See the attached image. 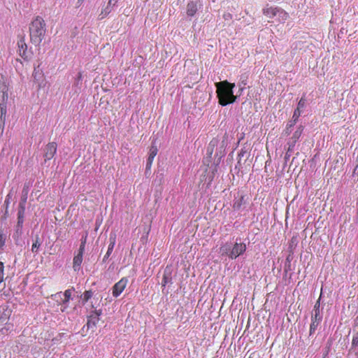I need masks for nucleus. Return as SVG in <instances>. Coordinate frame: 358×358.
Returning a JSON list of instances; mask_svg holds the SVG:
<instances>
[{
  "label": "nucleus",
  "mask_w": 358,
  "mask_h": 358,
  "mask_svg": "<svg viewBox=\"0 0 358 358\" xmlns=\"http://www.w3.org/2000/svg\"><path fill=\"white\" fill-rule=\"evenodd\" d=\"M216 88V94L218 103L222 106L232 104L238 101V95L234 94V87L236 84L230 83L229 80H222L221 82L215 83Z\"/></svg>",
  "instance_id": "nucleus-1"
},
{
  "label": "nucleus",
  "mask_w": 358,
  "mask_h": 358,
  "mask_svg": "<svg viewBox=\"0 0 358 358\" xmlns=\"http://www.w3.org/2000/svg\"><path fill=\"white\" fill-rule=\"evenodd\" d=\"M29 33L32 43L39 45L46 33V24L44 19L39 15L34 19L29 26Z\"/></svg>",
  "instance_id": "nucleus-2"
},
{
  "label": "nucleus",
  "mask_w": 358,
  "mask_h": 358,
  "mask_svg": "<svg viewBox=\"0 0 358 358\" xmlns=\"http://www.w3.org/2000/svg\"><path fill=\"white\" fill-rule=\"evenodd\" d=\"M238 238L234 244L231 245L230 243H224L220 248V252L222 255H227L230 259H236V257L243 254L247 250V245L243 242H238Z\"/></svg>",
  "instance_id": "nucleus-3"
},
{
  "label": "nucleus",
  "mask_w": 358,
  "mask_h": 358,
  "mask_svg": "<svg viewBox=\"0 0 358 358\" xmlns=\"http://www.w3.org/2000/svg\"><path fill=\"white\" fill-rule=\"evenodd\" d=\"M24 211L22 210V208L18 204L17 210V222L15 225V230L13 234L14 239H19L20 236L22 235V228L24 222Z\"/></svg>",
  "instance_id": "nucleus-4"
},
{
  "label": "nucleus",
  "mask_w": 358,
  "mask_h": 358,
  "mask_svg": "<svg viewBox=\"0 0 358 358\" xmlns=\"http://www.w3.org/2000/svg\"><path fill=\"white\" fill-rule=\"evenodd\" d=\"M304 130V126L299 125L297 127L295 131H294L292 136L289 138V139L287 141L288 144V152H291V150H294L296 142L299 141V138L301 137L303 131Z\"/></svg>",
  "instance_id": "nucleus-5"
},
{
  "label": "nucleus",
  "mask_w": 358,
  "mask_h": 358,
  "mask_svg": "<svg viewBox=\"0 0 358 358\" xmlns=\"http://www.w3.org/2000/svg\"><path fill=\"white\" fill-rule=\"evenodd\" d=\"M101 309H95L90 313L87 317V328L96 327L99 321L100 320V316L102 315Z\"/></svg>",
  "instance_id": "nucleus-6"
},
{
  "label": "nucleus",
  "mask_w": 358,
  "mask_h": 358,
  "mask_svg": "<svg viewBox=\"0 0 358 358\" xmlns=\"http://www.w3.org/2000/svg\"><path fill=\"white\" fill-rule=\"evenodd\" d=\"M127 278H122L118 282H117L113 287H112V294L115 297L120 296L122 294V292L127 285Z\"/></svg>",
  "instance_id": "nucleus-7"
},
{
  "label": "nucleus",
  "mask_w": 358,
  "mask_h": 358,
  "mask_svg": "<svg viewBox=\"0 0 358 358\" xmlns=\"http://www.w3.org/2000/svg\"><path fill=\"white\" fill-rule=\"evenodd\" d=\"M57 148L56 142H50V143L46 144L43 149L45 161H48V159H52L55 157V155L57 153Z\"/></svg>",
  "instance_id": "nucleus-8"
},
{
  "label": "nucleus",
  "mask_w": 358,
  "mask_h": 358,
  "mask_svg": "<svg viewBox=\"0 0 358 358\" xmlns=\"http://www.w3.org/2000/svg\"><path fill=\"white\" fill-rule=\"evenodd\" d=\"M322 314H318V313H317L313 310L311 315V323L310 324L309 335H313V334L315 333L321 321H322Z\"/></svg>",
  "instance_id": "nucleus-9"
},
{
  "label": "nucleus",
  "mask_w": 358,
  "mask_h": 358,
  "mask_svg": "<svg viewBox=\"0 0 358 358\" xmlns=\"http://www.w3.org/2000/svg\"><path fill=\"white\" fill-rule=\"evenodd\" d=\"M17 46H18V53L24 59H28L30 53L28 51L27 44L25 42V40L24 37H22L18 41H17Z\"/></svg>",
  "instance_id": "nucleus-10"
},
{
  "label": "nucleus",
  "mask_w": 358,
  "mask_h": 358,
  "mask_svg": "<svg viewBox=\"0 0 358 358\" xmlns=\"http://www.w3.org/2000/svg\"><path fill=\"white\" fill-rule=\"evenodd\" d=\"M8 87L6 84L0 87V108H1V106H6V108H8Z\"/></svg>",
  "instance_id": "nucleus-11"
},
{
  "label": "nucleus",
  "mask_w": 358,
  "mask_h": 358,
  "mask_svg": "<svg viewBox=\"0 0 358 358\" xmlns=\"http://www.w3.org/2000/svg\"><path fill=\"white\" fill-rule=\"evenodd\" d=\"M29 186H30V184H27L25 183L24 187H23V189L22 190V196H21V199L20 201V206H21V208H22V210L24 212L26 211V203H27V197H28V194H29Z\"/></svg>",
  "instance_id": "nucleus-12"
},
{
  "label": "nucleus",
  "mask_w": 358,
  "mask_h": 358,
  "mask_svg": "<svg viewBox=\"0 0 358 358\" xmlns=\"http://www.w3.org/2000/svg\"><path fill=\"white\" fill-rule=\"evenodd\" d=\"M116 243V235L115 234H111L110 235L109 238V245L108 247V250L104 255V257L103 259V262H105V261L108 260V257H110V255L113 253V250L115 246Z\"/></svg>",
  "instance_id": "nucleus-13"
},
{
  "label": "nucleus",
  "mask_w": 358,
  "mask_h": 358,
  "mask_svg": "<svg viewBox=\"0 0 358 358\" xmlns=\"http://www.w3.org/2000/svg\"><path fill=\"white\" fill-rule=\"evenodd\" d=\"M158 152V148L155 145V144H152L150 147L148 157L146 162V168L150 169L152 166V164L153 163V161L155 159V157H156L157 154Z\"/></svg>",
  "instance_id": "nucleus-14"
},
{
  "label": "nucleus",
  "mask_w": 358,
  "mask_h": 358,
  "mask_svg": "<svg viewBox=\"0 0 358 358\" xmlns=\"http://www.w3.org/2000/svg\"><path fill=\"white\" fill-rule=\"evenodd\" d=\"M226 145H227V142L225 141V140H222V141H221V142H220V141H219V143H218L217 146L215 147L216 151H215V156L218 157L219 159H221V157H224V155H225Z\"/></svg>",
  "instance_id": "nucleus-15"
},
{
  "label": "nucleus",
  "mask_w": 358,
  "mask_h": 358,
  "mask_svg": "<svg viewBox=\"0 0 358 358\" xmlns=\"http://www.w3.org/2000/svg\"><path fill=\"white\" fill-rule=\"evenodd\" d=\"M172 282V271L169 267H166L164 271L163 278L162 280V285L166 286L167 284Z\"/></svg>",
  "instance_id": "nucleus-16"
},
{
  "label": "nucleus",
  "mask_w": 358,
  "mask_h": 358,
  "mask_svg": "<svg viewBox=\"0 0 358 358\" xmlns=\"http://www.w3.org/2000/svg\"><path fill=\"white\" fill-rule=\"evenodd\" d=\"M71 289H67V290H65L64 292L63 293L64 299L62 301V306H63V308L61 309L62 311H65V310L67 309L69 306V302L71 299Z\"/></svg>",
  "instance_id": "nucleus-17"
},
{
  "label": "nucleus",
  "mask_w": 358,
  "mask_h": 358,
  "mask_svg": "<svg viewBox=\"0 0 358 358\" xmlns=\"http://www.w3.org/2000/svg\"><path fill=\"white\" fill-rule=\"evenodd\" d=\"M198 10V4L194 1H190L187 6V14L189 16L195 15Z\"/></svg>",
  "instance_id": "nucleus-18"
},
{
  "label": "nucleus",
  "mask_w": 358,
  "mask_h": 358,
  "mask_svg": "<svg viewBox=\"0 0 358 358\" xmlns=\"http://www.w3.org/2000/svg\"><path fill=\"white\" fill-rule=\"evenodd\" d=\"M275 17L280 22H285L289 17V13H286L285 10L281 9L279 6H276V16Z\"/></svg>",
  "instance_id": "nucleus-19"
},
{
  "label": "nucleus",
  "mask_w": 358,
  "mask_h": 358,
  "mask_svg": "<svg viewBox=\"0 0 358 358\" xmlns=\"http://www.w3.org/2000/svg\"><path fill=\"white\" fill-rule=\"evenodd\" d=\"M245 196H241L238 198H235L233 201V208L234 210H241L243 206L245 204Z\"/></svg>",
  "instance_id": "nucleus-20"
},
{
  "label": "nucleus",
  "mask_w": 358,
  "mask_h": 358,
  "mask_svg": "<svg viewBox=\"0 0 358 358\" xmlns=\"http://www.w3.org/2000/svg\"><path fill=\"white\" fill-rule=\"evenodd\" d=\"M307 106V99L306 98V95L303 94L301 98L299 99L297 103V110L299 113V116L301 115L302 112Z\"/></svg>",
  "instance_id": "nucleus-21"
},
{
  "label": "nucleus",
  "mask_w": 358,
  "mask_h": 358,
  "mask_svg": "<svg viewBox=\"0 0 358 358\" xmlns=\"http://www.w3.org/2000/svg\"><path fill=\"white\" fill-rule=\"evenodd\" d=\"M83 262V258L81 257L80 253L78 252L74 256L73 259V269L77 271V270L80 269V265Z\"/></svg>",
  "instance_id": "nucleus-22"
},
{
  "label": "nucleus",
  "mask_w": 358,
  "mask_h": 358,
  "mask_svg": "<svg viewBox=\"0 0 358 358\" xmlns=\"http://www.w3.org/2000/svg\"><path fill=\"white\" fill-rule=\"evenodd\" d=\"M219 143V140L217 138H213V140L210 141L209 145L207 148V154L209 157H212L214 150L217 146Z\"/></svg>",
  "instance_id": "nucleus-23"
},
{
  "label": "nucleus",
  "mask_w": 358,
  "mask_h": 358,
  "mask_svg": "<svg viewBox=\"0 0 358 358\" xmlns=\"http://www.w3.org/2000/svg\"><path fill=\"white\" fill-rule=\"evenodd\" d=\"M263 13L268 17H276V6H266L263 9Z\"/></svg>",
  "instance_id": "nucleus-24"
},
{
  "label": "nucleus",
  "mask_w": 358,
  "mask_h": 358,
  "mask_svg": "<svg viewBox=\"0 0 358 358\" xmlns=\"http://www.w3.org/2000/svg\"><path fill=\"white\" fill-rule=\"evenodd\" d=\"M8 238V234L5 229H0V251H3L6 245V241Z\"/></svg>",
  "instance_id": "nucleus-25"
},
{
  "label": "nucleus",
  "mask_w": 358,
  "mask_h": 358,
  "mask_svg": "<svg viewBox=\"0 0 358 358\" xmlns=\"http://www.w3.org/2000/svg\"><path fill=\"white\" fill-rule=\"evenodd\" d=\"M247 77L246 76H241V81L238 83L239 89L238 90V95L239 96L242 95V93L243 92V90L245 89V85H247Z\"/></svg>",
  "instance_id": "nucleus-26"
},
{
  "label": "nucleus",
  "mask_w": 358,
  "mask_h": 358,
  "mask_svg": "<svg viewBox=\"0 0 358 358\" xmlns=\"http://www.w3.org/2000/svg\"><path fill=\"white\" fill-rule=\"evenodd\" d=\"M1 115H0V120L2 123V131H3L5 129V123H6V117L7 114V107H1Z\"/></svg>",
  "instance_id": "nucleus-27"
},
{
  "label": "nucleus",
  "mask_w": 358,
  "mask_h": 358,
  "mask_svg": "<svg viewBox=\"0 0 358 358\" xmlns=\"http://www.w3.org/2000/svg\"><path fill=\"white\" fill-rule=\"evenodd\" d=\"M299 117L298 108L296 107L294 110V114L292 118L289 120V127H292H292L295 126L296 123L298 122Z\"/></svg>",
  "instance_id": "nucleus-28"
},
{
  "label": "nucleus",
  "mask_w": 358,
  "mask_h": 358,
  "mask_svg": "<svg viewBox=\"0 0 358 358\" xmlns=\"http://www.w3.org/2000/svg\"><path fill=\"white\" fill-rule=\"evenodd\" d=\"M41 245V241L39 236H36L35 241L33 243L31 246V251L33 253H38L39 248Z\"/></svg>",
  "instance_id": "nucleus-29"
},
{
  "label": "nucleus",
  "mask_w": 358,
  "mask_h": 358,
  "mask_svg": "<svg viewBox=\"0 0 358 358\" xmlns=\"http://www.w3.org/2000/svg\"><path fill=\"white\" fill-rule=\"evenodd\" d=\"M112 10V6L110 4V0L108 1L107 6L102 9L100 16L101 17H105V16L108 15V14L110 13Z\"/></svg>",
  "instance_id": "nucleus-30"
},
{
  "label": "nucleus",
  "mask_w": 358,
  "mask_h": 358,
  "mask_svg": "<svg viewBox=\"0 0 358 358\" xmlns=\"http://www.w3.org/2000/svg\"><path fill=\"white\" fill-rule=\"evenodd\" d=\"M92 296H93V291H85L83 297V302H87V301L90 300V299H91Z\"/></svg>",
  "instance_id": "nucleus-31"
},
{
  "label": "nucleus",
  "mask_w": 358,
  "mask_h": 358,
  "mask_svg": "<svg viewBox=\"0 0 358 358\" xmlns=\"http://www.w3.org/2000/svg\"><path fill=\"white\" fill-rule=\"evenodd\" d=\"M320 301H321V296H320L318 300L315 302L314 307L313 308V310L315 311V313H322V312L320 309Z\"/></svg>",
  "instance_id": "nucleus-32"
},
{
  "label": "nucleus",
  "mask_w": 358,
  "mask_h": 358,
  "mask_svg": "<svg viewBox=\"0 0 358 358\" xmlns=\"http://www.w3.org/2000/svg\"><path fill=\"white\" fill-rule=\"evenodd\" d=\"M4 268H5L4 264L2 263V262H0V284H1V282H3V280H4V275H5Z\"/></svg>",
  "instance_id": "nucleus-33"
},
{
  "label": "nucleus",
  "mask_w": 358,
  "mask_h": 358,
  "mask_svg": "<svg viewBox=\"0 0 358 358\" xmlns=\"http://www.w3.org/2000/svg\"><path fill=\"white\" fill-rule=\"evenodd\" d=\"M82 80H83V73H80V71L78 73L74 84L76 86H80V85H82Z\"/></svg>",
  "instance_id": "nucleus-34"
},
{
  "label": "nucleus",
  "mask_w": 358,
  "mask_h": 358,
  "mask_svg": "<svg viewBox=\"0 0 358 358\" xmlns=\"http://www.w3.org/2000/svg\"><path fill=\"white\" fill-rule=\"evenodd\" d=\"M292 131V127H289V122H288L287 124H286V127L284 131V134L287 135V136L290 135Z\"/></svg>",
  "instance_id": "nucleus-35"
},
{
  "label": "nucleus",
  "mask_w": 358,
  "mask_h": 358,
  "mask_svg": "<svg viewBox=\"0 0 358 358\" xmlns=\"http://www.w3.org/2000/svg\"><path fill=\"white\" fill-rule=\"evenodd\" d=\"M358 345V334L353 336L352 339V347Z\"/></svg>",
  "instance_id": "nucleus-36"
},
{
  "label": "nucleus",
  "mask_w": 358,
  "mask_h": 358,
  "mask_svg": "<svg viewBox=\"0 0 358 358\" xmlns=\"http://www.w3.org/2000/svg\"><path fill=\"white\" fill-rule=\"evenodd\" d=\"M78 252L80 254L81 257L83 259V254L85 252V250H84V245H83L82 243L80 245V248L78 250Z\"/></svg>",
  "instance_id": "nucleus-37"
},
{
  "label": "nucleus",
  "mask_w": 358,
  "mask_h": 358,
  "mask_svg": "<svg viewBox=\"0 0 358 358\" xmlns=\"http://www.w3.org/2000/svg\"><path fill=\"white\" fill-rule=\"evenodd\" d=\"M119 0H109V3L111 4L112 8L113 6H115L116 3H117Z\"/></svg>",
  "instance_id": "nucleus-38"
},
{
  "label": "nucleus",
  "mask_w": 358,
  "mask_h": 358,
  "mask_svg": "<svg viewBox=\"0 0 358 358\" xmlns=\"http://www.w3.org/2000/svg\"><path fill=\"white\" fill-rule=\"evenodd\" d=\"M224 17L225 19H229V17H231V15L230 13H227V15H224Z\"/></svg>",
  "instance_id": "nucleus-39"
},
{
  "label": "nucleus",
  "mask_w": 358,
  "mask_h": 358,
  "mask_svg": "<svg viewBox=\"0 0 358 358\" xmlns=\"http://www.w3.org/2000/svg\"><path fill=\"white\" fill-rule=\"evenodd\" d=\"M85 243H86V240L85 238L84 241L81 242L82 245H84V251H85Z\"/></svg>",
  "instance_id": "nucleus-40"
},
{
  "label": "nucleus",
  "mask_w": 358,
  "mask_h": 358,
  "mask_svg": "<svg viewBox=\"0 0 358 358\" xmlns=\"http://www.w3.org/2000/svg\"><path fill=\"white\" fill-rule=\"evenodd\" d=\"M56 295H58L59 296H62V292H58L57 294H56Z\"/></svg>",
  "instance_id": "nucleus-41"
},
{
  "label": "nucleus",
  "mask_w": 358,
  "mask_h": 358,
  "mask_svg": "<svg viewBox=\"0 0 358 358\" xmlns=\"http://www.w3.org/2000/svg\"><path fill=\"white\" fill-rule=\"evenodd\" d=\"M0 130L2 131V122L0 124Z\"/></svg>",
  "instance_id": "nucleus-42"
},
{
  "label": "nucleus",
  "mask_w": 358,
  "mask_h": 358,
  "mask_svg": "<svg viewBox=\"0 0 358 358\" xmlns=\"http://www.w3.org/2000/svg\"><path fill=\"white\" fill-rule=\"evenodd\" d=\"M239 155H243V152L239 153Z\"/></svg>",
  "instance_id": "nucleus-43"
},
{
  "label": "nucleus",
  "mask_w": 358,
  "mask_h": 358,
  "mask_svg": "<svg viewBox=\"0 0 358 358\" xmlns=\"http://www.w3.org/2000/svg\"><path fill=\"white\" fill-rule=\"evenodd\" d=\"M357 157H358V152H357Z\"/></svg>",
  "instance_id": "nucleus-44"
},
{
  "label": "nucleus",
  "mask_w": 358,
  "mask_h": 358,
  "mask_svg": "<svg viewBox=\"0 0 358 358\" xmlns=\"http://www.w3.org/2000/svg\"><path fill=\"white\" fill-rule=\"evenodd\" d=\"M357 214H358V209H357Z\"/></svg>",
  "instance_id": "nucleus-45"
},
{
  "label": "nucleus",
  "mask_w": 358,
  "mask_h": 358,
  "mask_svg": "<svg viewBox=\"0 0 358 358\" xmlns=\"http://www.w3.org/2000/svg\"><path fill=\"white\" fill-rule=\"evenodd\" d=\"M357 358H358V353H357Z\"/></svg>",
  "instance_id": "nucleus-46"
}]
</instances>
